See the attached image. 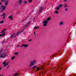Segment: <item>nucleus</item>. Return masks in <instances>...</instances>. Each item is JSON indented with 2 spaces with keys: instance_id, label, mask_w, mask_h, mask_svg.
<instances>
[{
  "instance_id": "f257e3e1",
  "label": "nucleus",
  "mask_w": 76,
  "mask_h": 76,
  "mask_svg": "<svg viewBox=\"0 0 76 76\" xmlns=\"http://www.w3.org/2000/svg\"><path fill=\"white\" fill-rule=\"evenodd\" d=\"M8 3H9V0H7V1H5V6H1V7H0L1 9L3 7V8H2V10L1 11H0V13L3 12V11H4V10H5V9H6V6H7Z\"/></svg>"
},
{
  "instance_id": "f03ea898",
  "label": "nucleus",
  "mask_w": 76,
  "mask_h": 76,
  "mask_svg": "<svg viewBox=\"0 0 76 76\" xmlns=\"http://www.w3.org/2000/svg\"><path fill=\"white\" fill-rule=\"evenodd\" d=\"M51 19V18L49 17L48 18L46 19V20H44L43 22V26H46L47 25V23H48V21H49Z\"/></svg>"
},
{
  "instance_id": "7ed1b4c3",
  "label": "nucleus",
  "mask_w": 76,
  "mask_h": 76,
  "mask_svg": "<svg viewBox=\"0 0 76 76\" xmlns=\"http://www.w3.org/2000/svg\"><path fill=\"white\" fill-rule=\"evenodd\" d=\"M23 30H22L21 31H18L17 32V34H16V35L15 36H15V34L14 33H13L10 36L11 37V38H12L13 37H14V38H15L16 37V36H18V35H19V34H20V33H21V32H23Z\"/></svg>"
},
{
  "instance_id": "20e7f679",
  "label": "nucleus",
  "mask_w": 76,
  "mask_h": 76,
  "mask_svg": "<svg viewBox=\"0 0 76 76\" xmlns=\"http://www.w3.org/2000/svg\"><path fill=\"white\" fill-rule=\"evenodd\" d=\"M6 55V53H5V51H4L2 52V53L1 54L0 57L1 58H3L4 57V58H5V56Z\"/></svg>"
},
{
  "instance_id": "39448f33",
  "label": "nucleus",
  "mask_w": 76,
  "mask_h": 76,
  "mask_svg": "<svg viewBox=\"0 0 76 76\" xmlns=\"http://www.w3.org/2000/svg\"><path fill=\"white\" fill-rule=\"evenodd\" d=\"M36 61L35 60H34L33 61H31L30 62V64L29 65V67H31L32 66H34V64L35 63Z\"/></svg>"
},
{
  "instance_id": "423d86ee",
  "label": "nucleus",
  "mask_w": 76,
  "mask_h": 76,
  "mask_svg": "<svg viewBox=\"0 0 76 76\" xmlns=\"http://www.w3.org/2000/svg\"><path fill=\"white\" fill-rule=\"evenodd\" d=\"M28 46V45L25 44H22L21 46H20V47H27Z\"/></svg>"
},
{
  "instance_id": "0eeeda50",
  "label": "nucleus",
  "mask_w": 76,
  "mask_h": 76,
  "mask_svg": "<svg viewBox=\"0 0 76 76\" xmlns=\"http://www.w3.org/2000/svg\"><path fill=\"white\" fill-rule=\"evenodd\" d=\"M13 15H11L10 16L8 17V19H11V20H13Z\"/></svg>"
},
{
  "instance_id": "6e6552de",
  "label": "nucleus",
  "mask_w": 76,
  "mask_h": 76,
  "mask_svg": "<svg viewBox=\"0 0 76 76\" xmlns=\"http://www.w3.org/2000/svg\"><path fill=\"white\" fill-rule=\"evenodd\" d=\"M64 23L63 21H61L59 23V25H63Z\"/></svg>"
},
{
  "instance_id": "1a4fd4ad",
  "label": "nucleus",
  "mask_w": 76,
  "mask_h": 76,
  "mask_svg": "<svg viewBox=\"0 0 76 76\" xmlns=\"http://www.w3.org/2000/svg\"><path fill=\"white\" fill-rule=\"evenodd\" d=\"M64 64V61H61L60 63V66H62V65H63Z\"/></svg>"
},
{
  "instance_id": "9d476101",
  "label": "nucleus",
  "mask_w": 76,
  "mask_h": 76,
  "mask_svg": "<svg viewBox=\"0 0 76 76\" xmlns=\"http://www.w3.org/2000/svg\"><path fill=\"white\" fill-rule=\"evenodd\" d=\"M43 9V8L42 7H40V9L39 10V12L40 13L41 12V11H42V10Z\"/></svg>"
},
{
  "instance_id": "9b49d317",
  "label": "nucleus",
  "mask_w": 76,
  "mask_h": 76,
  "mask_svg": "<svg viewBox=\"0 0 76 76\" xmlns=\"http://www.w3.org/2000/svg\"><path fill=\"white\" fill-rule=\"evenodd\" d=\"M5 35V32H4L2 33V34H0V37H1L2 36H4Z\"/></svg>"
},
{
  "instance_id": "f8f14e48",
  "label": "nucleus",
  "mask_w": 76,
  "mask_h": 76,
  "mask_svg": "<svg viewBox=\"0 0 76 76\" xmlns=\"http://www.w3.org/2000/svg\"><path fill=\"white\" fill-rule=\"evenodd\" d=\"M9 63V62H8L7 63L5 64L3 66V67H5L6 66H7Z\"/></svg>"
},
{
  "instance_id": "ddd939ff",
  "label": "nucleus",
  "mask_w": 76,
  "mask_h": 76,
  "mask_svg": "<svg viewBox=\"0 0 76 76\" xmlns=\"http://www.w3.org/2000/svg\"><path fill=\"white\" fill-rule=\"evenodd\" d=\"M14 75L15 76H18V75H19V74L18 73H16Z\"/></svg>"
},
{
  "instance_id": "4468645a",
  "label": "nucleus",
  "mask_w": 76,
  "mask_h": 76,
  "mask_svg": "<svg viewBox=\"0 0 76 76\" xmlns=\"http://www.w3.org/2000/svg\"><path fill=\"white\" fill-rule=\"evenodd\" d=\"M5 14H6V13H3V19H4L5 18Z\"/></svg>"
},
{
  "instance_id": "2eb2a0df",
  "label": "nucleus",
  "mask_w": 76,
  "mask_h": 76,
  "mask_svg": "<svg viewBox=\"0 0 76 76\" xmlns=\"http://www.w3.org/2000/svg\"><path fill=\"white\" fill-rule=\"evenodd\" d=\"M63 6V5L62 4H60L58 6V7H62Z\"/></svg>"
},
{
  "instance_id": "dca6fc26",
  "label": "nucleus",
  "mask_w": 76,
  "mask_h": 76,
  "mask_svg": "<svg viewBox=\"0 0 76 76\" xmlns=\"http://www.w3.org/2000/svg\"><path fill=\"white\" fill-rule=\"evenodd\" d=\"M64 7H69V6L67 5V4H65Z\"/></svg>"
},
{
  "instance_id": "f3484780",
  "label": "nucleus",
  "mask_w": 76,
  "mask_h": 76,
  "mask_svg": "<svg viewBox=\"0 0 76 76\" xmlns=\"http://www.w3.org/2000/svg\"><path fill=\"white\" fill-rule=\"evenodd\" d=\"M1 2H3V3H5V1H6V0H1Z\"/></svg>"
},
{
  "instance_id": "a211bd4d",
  "label": "nucleus",
  "mask_w": 76,
  "mask_h": 76,
  "mask_svg": "<svg viewBox=\"0 0 76 76\" xmlns=\"http://www.w3.org/2000/svg\"><path fill=\"white\" fill-rule=\"evenodd\" d=\"M18 2L20 4H21V3H22V1L21 0H19Z\"/></svg>"
},
{
  "instance_id": "6ab92c4d",
  "label": "nucleus",
  "mask_w": 76,
  "mask_h": 76,
  "mask_svg": "<svg viewBox=\"0 0 76 76\" xmlns=\"http://www.w3.org/2000/svg\"><path fill=\"white\" fill-rule=\"evenodd\" d=\"M60 9V8L59 7H58V6L57 7H56V10H59V9Z\"/></svg>"
},
{
  "instance_id": "aec40b11",
  "label": "nucleus",
  "mask_w": 76,
  "mask_h": 76,
  "mask_svg": "<svg viewBox=\"0 0 76 76\" xmlns=\"http://www.w3.org/2000/svg\"><path fill=\"white\" fill-rule=\"evenodd\" d=\"M38 28H39V27H35L34 28V29H38Z\"/></svg>"
},
{
  "instance_id": "412c9836",
  "label": "nucleus",
  "mask_w": 76,
  "mask_h": 76,
  "mask_svg": "<svg viewBox=\"0 0 76 76\" xmlns=\"http://www.w3.org/2000/svg\"><path fill=\"white\" fill-rule=\"evenodd\" d=\"M15 57H16V56H14L12 57L11 58V60H13V59H14L15 58Z\"/></svg>"
},
{
  "instance_id": "4be33fe9",
  "label": "nucleus",
  "mask_w": 76,
  "mask_h": 76,
  "mask_svg": "<svg viewBox=\"0 0 76 76\" xmlns=\"http://www.w3.org/2000/svg\"><path fill=\"white\" fill-rule=\"evenodd\" d=\"M18 53H19V52H16L14 53V54H15V55H18Z\"/></svg>"
},
{
  "instance_id": "5701e85b",
  "label": "nucleus",
  "mask_w": 76,
  "mask_h": 76,
  "mask_svg": "<svg viewBox=\"0 0 76 76\" xmlns=\"http://www.w3.org/2000/svg\"><path fill=\"white\" fill-rule=\"evenodd\" d=\"M4 41L5 40H4L2 41V45H3V44L4 43Z\"/></svg>"
},
{
  "instance_id": "b1692460",
  "label": "nucleus",
  "mask_w": 76,
  "mask_h": 76,
  "mask_svg": "<svg viewBox=\"0 0 76 76\" xmlns=\"http://www.w3.org/2000/svg\"><path fill=\"white\" fill-rule=\"evenodd\" d=\"M23 3H24V4H25V3H27V2L26 1H24Z\"/></svg>"
},
{
  "instance_id": "393cba45",
  "label": "nucleus",
  "mask_w": 76,
  "mask_h": 76,
  "mask_svg": "<svg viewBox=\"0 0 76 76\" xmlns=\"http://www.w3.org/2000/svg\"><path fill=\"white\" fill-rule=\"evenodd\" d=\"M6 63H7V62L6 61H4L3 63V64H6Z\"/></svg>"
},
{
  "instance_id": "a878e982",
  "label": "nucleus",
  "mask_w": 76,
  "mask_h": 76,
  "mask_svg": "<svg viewBox=\"0 0 76 76\" xmlns=\"http://www.w3.org/2000/svg\"><path fill=\"white\" fill-rule=\"evenodd\" d=\"M3 22H4V21H1L0 22V23H2Z\"/></svg>"
},
{
  "instance_id": "bb28decb",
  "label": "nucleus",
  "mask_w": 76,
  "mask_h": 76,
  "mask_svg": "<svg viewBox=\"0 0 76 76\" xmlns=\"http://www.w3.org/2000/svg\"><path fill=\"white\" fill-rule=\"evenodd\" d=\"M68 10V9L67 8H66L65 9V11L66 12H67V11Z\"/></svg>"
},
{
  "instance_id": "cd10ccee",
  "label": "nucleus",
  "mask_w": 76,
  "mask_h": 76,
  "mask_svg": "<svg viewBox=\"0 0 76 76\" xmlns=\"http://www.w3.org/2000/svg\"><path fill=\"white\" fill-rule=\"evenodd\" d=\"M39 69H39V67L37 68V70H38H38H39Z\"/></svg>"
},
{
  "instance_id": "c85d7f7f",
  "label": "nucleus",
  "mask_w": 76,
  "mask_h": 76,
  "mask_svg": "<svg viewBox=\"0 0 76 76\" xmlns=\"http://www.w3.org/2000/svg\"><path fill=\"white\" fill-rule=\"evenodd\" d=\"M55 13H58V11H56Z\"/></svg>"
},
{
  "instance_id": "c756f323",
  "label": "nucleus",
  "mask_w": 76,
  "mask_h": 76,
  "mask_svg": "<svg viewBox=\"0 0 76 76\" xmlns=\"http://www.w3.org/2000/svg\"><path fill=\"white\" fill-rule=\"evenodd\" d=\"M29 3H31V2H32V0H29Z\"/></svg>"
},
{
  "instance_id": "7c9ffc66",
  "label": "nucleus",
  "mask_w": 76,
  "mask_h": 76,
  "mask_svg": "<svg viewBox=\"0 0 76 76\" xmlns=\"http://www.w3.org/2000/svg\"><path fill=\"white\" fill-rule=\"evenodd\" d=\"M37 67V66H34V67H33V69H35V67Z\"/></svg>"
},
{
  "instance_id": "2f4dec72",
  "label": "nucleus",
  "mask_w": 76,
  "mask_h": 76,
  "mask_svg": "<svg viewBox=\"0 0 76 76\" xmlns=\"http://www.w3.org/2000/svg\"><path fill=\"white\" fill-rule=\"evenodd\" d=\"M44 67H43V66H42L41 69H44Z\"/></svg>"
},
{
  "instance_id": "473e14b6",
  "label": "nucleus",
  "mask_w": 76,
  "mask_h": 76,
  "mask_svg": "<svg viewBox=\"0 0 76 76\" xmlns=\"http://www.w3.org/2000/svg\"><path fill=\"white\" fill-rule=\"evenodd\" d=\"M21 20V22H23V21H24V20Z\"/></svg>"
},
{
  "instance_id": "72a5a7b5",
  "label": "nucleus",
  "mask_w": 76,
  "mask_h": 76,
  "mask_svg": "<svg viewBox=\"0 0 76 76\" xmlns=\"http://www.w3.org/2000/svg\"><path fill=\"white\" fill-rule=\"evenodd\" d=\"M34 34L35 35H36V34H35V31L34 32Z\"/></svg>"
},
{
  "instance_id": "f704fd0d",
  "label": "nucleus",
  "mask_w": 76,
  "mask_h": 76,
  "mask_svg": "<svg viewBox=\"0 0 76 76\" xmlns=\"http://www.w3.org/2000/svg\"><path fill=\"white\" fill-rule=\"evenodd\" d=\"M4 31L3 30H2V31L1 32V33H3V32H4Z\"/></svg>"
},
{
  "instance_id": "c9c22d12",
  "label": "nucleus",
  "mask_w": 76,
  "mask_h": 76,
  "mask_svg": "<svg viewBox=\"0 0 76 76\" xmlns=\"http://www.w3.org/2000/svg\"><path fill=\"white\" fill-rule=\"evenodd\" d=\"M32 40L31 39H30L28 40V41H32Z\"/></svg>"
},
{
  "instance_id": "e433bc0d",
  "label": "nucleus",
  "mask_w": 76,
  "mask_h": 76,
  "mask_svg": "<svg viewBox=\"0 0 76 76\" xmlns=\"http://www.w3.org/2000/svg\"><path fill=\"white\" fill-rule=\"evenodd\" d=\"M29 25V23H27V25H26V26L27 27L28 26V25Z\"/></svg>"
},
{
  "instance_id": "4c0bfd02",
  "label": "nucleus",
  "mask_w": 76,
  "mask_h": 76,
  "mask_svg": "<svg viewBox=\"0 0 76 76\" xmlns=\"http://www.w3.org/2000/svg\"><path fill=\"white\" fill-rule=\"evenodd\" d=\"M3 30H4V31H6V29H4Z\"/></svg>"
},
{
  "instance_id": "58836bf2",
  "label": "nucleus",
  "mask_w": 76,
  "mask_h": 76,
  "mask_svg": "<svg viewBox=\"0 0 76 76\" xmlns=\"http://www.w3.org/2000/svg\"><path fill=\"white\" fill-rule=\"evenodd\" d=\"M1 67H0V70H1Z\"/></svg>"
},
{
  "instance_id": "ea45409f",
  "label": "nucleus",
  "mask_w": 76,
  "mask_h": 76,
  "mask_svg": "<svg viewBox=\"0 0 76 76\" xmlns=\"http://www.w3.org/2000/svg\"><path fill=\"white\" fill-rule=\"evenodd\" d=\"M1 3H0V6H1Z\"/></svg>"
},
{
  "instance_id": "a19ab883",
  "label": "nucleus",
  "mask_w": 76,
  "mask_h": 76,
  "mask_svg": "<svg viewBox=\"0 0 76 76\" xmlns=\"http://www.w3.org/2000/svg\"><path fill=\"white\" fill-rule=\"evenodd\" d=\"M67 0H64V1H66Z\"/></svg>"
},
{
  "instance_id": "79ce46f5",
  "label": "nucleus",
  "mask_w": 76,
  "mask_h": 76,
  "mask_svg": "<svg viewBox=\"0 0 76 76\" xmlns=\"http://www.w3.org/2000/svg\"><path fill=\"white\" fill-rule=\"evenodd\" d=\"M17 47H19V45H18Z\"/></svg>"
},
{
  "instance_id": "37998d69",
  "label": "nucleus",
  "mask_w": 76,
  "mask_h": 76,
  "mask_svg": "<svg viewBox=\"0 0 76 76\" xmlns=\"http://www.w3.org/2000/svg\"><path fill=\"white\" fill-rule=\"evenodd\" d=\"M9 66H10V65H9V66H8V67H7V69H8V68H9Z\"/></svg>"
},
{
  "instance_id": "c03bdc74",
  "label": "nucleus",
  "mask_w": 76,
  "mask_h": 76,
  "mask_svg": "<svg viewBox=\"0 0 76 76\" xmlns=\"http://www.w3.org/2000/svg\"><path fill=\"white\" fill-rule=\"evenodd\" d=\"M1 16H3V15H1Z\"/></svg>"
},
{
  "instance_id": "a18cd8bd",
  "label": "nucleus",
  "mask_w": 76,
  "mask_h": 76,
  "mask_svg": "<svg viewBox=\"0 0 76 76\" xmlns=\"http://www.w3.org/2000/svg\"><path fill=\"white\" fill-rule=\"evenodd\" d=\"M1 76H3V74Z\"/></svg>"
},
{
  "instance_id": "49530a36",
  "label": "nucleus",
  "mask_w": 76,
  "mask_h": 76,
  "mask_svg": "<svg viewBox=\"0 0 76 76\" xmlns=\"http://www.w3.org/2000/svg\"><path fill=\"white\" fill-rule=\"evenodd\" d=\"M58 67H60V66H58Z\"/></svg>"
},
{
  "instance_id": "de8ad7c7",
  "label": "nucleus",
  "mask_w": 76,
  "mask_h": 76,
  "mask_svg": "<svg viewBox=\"0 0 76 76\" xmlns=\"http://www.w3.org/2000/svg\"><path fill=\"white\" fill-rule=\"evenodd\" d=\"M0 76H1V75H0Z\"/></svg>"
},
{
  "instance_id": "09e8293b",
  "label": "nucleus",
  "mask_w": 76,
  "mask_h": 76,
  "mask_svg": "<svg viewBox=\"0 0 76 76\" xmlns=\"http://www.w3.org/2000/svg\"><path fill=\"white\" fill-rule=\"evenodd\" d=\"M0 10H1V9H0Z\"/></svg>"
},
{
  "instance_id": "8fccbe9b",
  "label": "nucleus",
  "mask_w": 76,
  "mask_h": 76,
  "mask_svg": "<svg viewBox=\"0 0 76 76\" xmlns=\"http://www.w3.org/2000/svg\"><path fill=\"white\" fill-rule=\"evenodd\" d=\"M53 56H54V55H53Z\"/></svg>"
}]
</instances>
